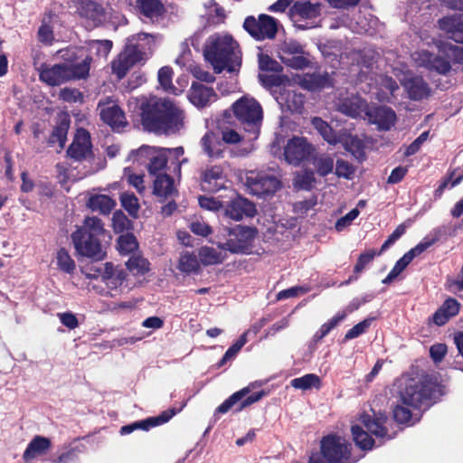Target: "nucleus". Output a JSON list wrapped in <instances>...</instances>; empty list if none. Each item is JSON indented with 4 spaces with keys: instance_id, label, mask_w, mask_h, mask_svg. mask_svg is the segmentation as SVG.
<instances>
[{
    "instance_id": "774afa93",
    "label": "nucleus",
    "mask_w": 463,
    "mask_h": 463,
    "mask_svg": "<svg viewBox=\"0 0 463 463\" xmlns=\"http://www.w3.org/2000/svg\"><path fill=\"white\" fill-rule=\"evenodd\" d=\"M445 286L449 292L454 294L463 290V267L460 269L457 278H447Z\"/></svg>"
},
{
    "instance_id": "9d476101",
    "label": "nucleus",
    "mask_w": 463,
    "mask_h": 463,
    "mask_svg": "<svg viewBox=\"0 0 463 463\" xmlns=\"http://www.w3.org/2000/svg\"><path fill=\"white\" fill-rule=\"evenodd\" d=\"M315 153V147L305 137H293L288 139L284 147L285 160L293 165H299L302 162L309 160Z\"/></svg>"
},
{
    "instance_id": "3c124183",
    "label": "nucleus",
    "mask_w": 463,
    "mask_h": 463,
    "mask_svg": "<svg viewBox=\"0 0 463 463\" xmlns=\"http://www.w3.org/2000/svg\"><path fill=\"white\" fill-rule=\"evenodd\" d=\"M346 317V314L344 312L337 313L335 317H333L330 320L324 323L320 328L315 333L313 336V340L315 342L321 341L326 335L329 334V332L334 329L341 321H343Z\"/></svg>"
},
{
    "instance_id": "72a5a7b5",
    "label": "nucleus",
    "mask_w": 463,
    "mask_h": 463,
    "mask_svg": "<svg viewBox=\"0 0 463 463\" xmlns=\"http://www.w3.org/2000/svg\"><path fill=\"white\" fill-rule=\"evenodd\" d=\"M406 89L410 99L413 100H421L430 95V89L421 77H413L409 80Z\"/></svg>"
},
{
    "instance_id": "bf43d9fd",
    "label": "nucleus",
    "mask_w": 463,
    "mask_h": 463,
    "mask_svg": "<svg viewBox=\"0 0 463 463\" xmlns=\"http://www.w3.org/2000/svg\"><path fill=\"white\" fill-rule=\"evenodd\" d=\"M279 58L289 57L296 54H305L303 46L295 40L284 42L279 48Z\"/></svg>"
},
{
    "instance_id": "680f3d73",
    "label": "nucleus",
    "mask_w": 463,
    "mask_h": 463,
    "mask_svg": "<svg viewBox=\"0 0 463 463\" xmlns=\"http://www.w3.org/2000/svg\"><path fill=\"white\" fill-rule=\"evenodd\" d=\"M406 232V226L402 223L399 224L395 230L389 235L387 240L383 243L381 249L378 250V255L383 254L392 244H394L404 233Z\"/></svg>"
},
{
    "instance_id": "de8ad7c7",
    "label": "nucleus",
    "mask_w": 463,
    "mask_h": 463,
    "mask_svg": "<svg viewBox=\"0 0 463 463\" xmlns=\"http://www.w3.org/2000/svg\"><path fill=\"white\" fill-rule=\"evenodd\" d=\"M126 266L134 275H145L150 270L149 261L139 255H132L126 262Z\"/></svg>"
},
{
    "instance_id": "4d7b16f0",
    "label": "nucleus",
    "mask_w": 463,
    "mask_h": 463,
    "mask_svg": "<svg viewBox=\"0 0 463 463\" xmlns=\"http://www.w3.org/2000/svg\"><path fill=\"white\" fill-rule=\"evenodd\" d=\"M112 225L116 232L121 233L132 228V222L121 210H118L113 213Z\"/></svg>"
},
{
    "instance_id": "a211bd4d",
    "label": "nucleus",
    "mask_w": 463,
    "mask_h": 463,
    "mask_svg": "<svg viewBox=\"0 0 463 463\" xmlns=\"http://www.w3.org/2000/svg\"><path fill=\"white\" fill-rule=\"evenodd\" d=\"M64 63L50 65L43 63L39 69V79L49 86H60L70 81Z\"/></svg>"
},
{
    "instance_id": "58836bf2",
    "label": "nucleus",
    "mask_w": 463,
    "mask_h": 463,
    "mask_svg": "<svg viewBox=\"0 0 463 463\" xmlns=\"http://www.w3.org/2000/svg\"><path fill=\"white\" fill-rule=\"evenodd\" d=\"M312 125L328 144H337L340 131L335 132L326 121L323 120L319 117L312 118Z\"/></svg>"
},
{
    "instance_id": "a18cd8bd",
    "label": "nucleus",
    "mask_w": 463,
    "mask_h": 463,
    "mask_svg": "<svg viewBox=\"0 0 463 463\" xmlns=\"http://www.w3.org/2000/svg\"><path fill=\"white\" fill-rule=\"evenodd\" d=\"M198 257L202 264L204 266L222 263L225 259V256L222 255V252L207 246L202 247L199 250Z\"/></svg>"
},
{
    "instance_id": "cd10ccee",
    "label": "nucleus",
    "mask_w": 463,
    "mask_h": 463,
    "mask_svg": "<svg viewBox=\"0 0 463 463\" xmlns=\"http://www.w3.org/2000/svg\"><path fill=\"white\" fill-rule=\"evenodd\" d=\"M127 273L112 262H106L103 266L102 281L110 288L120 287L126 280Z\"/></svg>"
},
{
    "instance_id": "f704fd0d",
    "label": "nucleus",
    "mask_w": 463,
    "mask_h": 463,
    "mask_svg": "<svg viewBox=\"0 0 463 463\" xmlns=\"http://www.w3.org/2000/svg\"><path fill=\"white\" fill-rule=\"evenodd\" d=\"M282 107L291 113H302L305 105V95L302 93L288 90L282 94Z\"/></svg>"
},
{
    "instance_id": "0e129e2a",
    "label": "nucleus",
    "mask_w": 463,
    "mask_h": 463,
    "mask_svg": "<svg viewBox=\"0 0 463 463\" xmlns=\"http://www.w3.org/2000/svg\"><path fill=\"white\" fill-rule=\"evenodd\" d=\"M198 203L201 208L213 212H219L224 208L223 202L214 197H208L205 195H200L198 197Z\"/></svg>"
},
{
    "instance_id": "a878e982",
    "label": "nucleus",
    "mask_w": 463,
    "mask_h": 463,
    "mask_svg": "<svg viewBox=\"0 0 463 463\" xmlns=\"http://www.w3.org/2000/svg\"><path fill=\"white\" fill-rule=\"evenodd\" d=\"M459 309L460 303L457 299L453 298H447L433 314V323L439 326H444L449 322L450 318L456 317L458 314Z\"/></svg>"
},
{
    "instance_id": "423d86ee",
    "label": "nucleus",
    "mask_w": 463,
    "mask_h": 463,
    "mask_svg": "<svg viewBox=\"0 0 463 463\" xmlns=\"http://www.w3.org/2000/svg\"><path fill=\"white\" fill-rule=\"evenodd\" d=\"M352 445L344 438L328 434L320 441V451L313 453L308 463H354Z\"/></svg>"
},
{
    "instance_id": "20e7f679",
    "label": "nucleus",
    "mask_w": 463,
    "mask_h": 463,
    "mask_svg": "<svg viewBox=\"0 0 463 463\" xmlns=\"http://www.w3.org/2000/svg\"><path fill=\"white\" fill-rule=\"evenodd\" d=\"M444 394V386L430 378L411 381L400 392L403 405L414 410L425 411L436 403Z\"/></svg>"
},
{
    "instance_id": "4c0bfd02",
    "label": "nucleus",
    "mask_w": 463,
    "mask_h": 463,
    "mask_svg": "<svg viewBox=\"0 0 463 463\" xmlns=\"http://www.w3.org/2000/svg\"><path fill=\"white\" fill-rule=\"evenodd\" d=\"M177 269L185 274H198L201 271L200 262L194 252H183L179 258Z\"/></svg>"
},
{
    "instance_id": "c9c22d12",
    "label": "nucleus",
    "mask_w": 463,
    "mask_h": 463,
    "mask_svg": "<svg viewBox=\"0 0 463 463\" xmlns=\"http://www.w3.org/2000/svg\"><path fill=\"white\" fill-rule=\"evenodd\" d=\"M332 85V79L328 72L308 74L303 80L304 88L310 91H318Z\"/></svg>"
},
{
    "instance_id": "6e6d98bb",
    "label": "nucleus",
    "mask_w": 463,
    "mask_h": 463,
    "mask_svg": "<svg viewBox=\"0 0 463 463\" xmlns=\"http://www.w3.org/2000/svg\"><path fill=\"white\" fill-rule=\"evenodd\" d=\"M374 317H367L358 324L354 325L351 329H349L344 336V342H347L351 339L356 338L361 335L367 332L370 328Z\"/></svg>"
},
{
    "instance_id": "4468645a",
    "label": "nucleus",
    "mask_w": 463,
    "mask_h": 463,
    "mask_svg": "<svg viewBox=\"0 0 463 463\" xmlns=\"http://www.w3.org/2000/svg\"><path fill=\"white\" fill-rule=\"evenodd\" d=\"M100 119L113 130H119L128 125L124 111L109 98L98 103Z\"/></svg>"
},
{
    "instance_id": "39448f33",
    "label": "nucleus",
    "mask_w": 463,
    "mask_h": 463,
    "mask_svg": "<svg viewBox=\"0 0 463 463\" xmlns=\"http://www.w3.org/2000/svg\"><path fill=\"white\" fill-rule=\"evenodd\" d=\"M231 112L244 131L250 135V138L256 139L263 119L260 104L255 99L244 96L232 105L231 111L225 110L223 116L230 117Z\"/></svg>"
},
{
    "instance_id": "ddd939ff",
    "label": "nucleus",
    "mask_w": 463,
    "mask_h": 463,
    "mask_svg": "<svg viewBox=\"0 0 463 463\" xmlns=\"http://www.w3.org/2000/svg\"><path fill=\"white\" fill-rule=\"evenodd\" d=\"M251 193L259 197L275 194L281 187V182L266 173H256L247 177Z\"/></svg>"
},
{
    "instance_id": "9b49d317",
    "label": "nucleus",
    "mask_w": 463,
    "mask_h": 463,
    "mask_svg": "<svg viewBox=\"0 0 463 463\" xmlns=\"http://www.w3.org/2000/svg\"><path fill=\"white\" fill-rule=\"evenodd\" d=\"M250 392V387H244L241 390L232 393L229 398H227L222 404H220L216 410L214 414H224L228 412L236 403L241 402L238 408H236V411H241L246 407L250 406L251 404L259 402L264 396L267 395V392L264 390H260L256 392L245 399H243L249 392Z\"/></svg>"
},
{
    "instance_id": "412c9836",
    "label": "nucleus",
    "mask_w": 463,
    "mask_h": 463,
    "mask_svg": "<svg viewBox=\"0 0 463 463\" xmlns=\"http://www.w3.org/2000/svg\"><path fill=\"white\" fill-rule=\"evenodd\" d=\"M321 4L309 0H298L288 9V15L293 21L314 19L320 15Z\"/></svg>"
},
{
    "instance_id": "13d9d810",
    "label": "nucleus",
    "mask_w": 463,
    "mask_h": 463,
    "mask_svg": "<svg viewBox=\"0 0 463 463\" xmlns=\"http://www.w3.org/2000/svg\"><path fill=\"white\" fill-rule=\"evenodd\" d=\"M281 61L291 69L303 70L307 68L310 64V61L304 56V54H296L289 57H280Z\"/></svg>"
},
{
    "instance_id": "2f4dec72",
    "label": "nucleus",
    "mask_w": 463,
    "mask_h": 463,
    "mask_svg": "<svg viewBox=\"0 0 463 463\" xmlns=\"http://www.w3.org/2000/svg\"><path fill=\"white\" fill-rule=\"evenodd\" d=\"M136 9L146 18H157L165 9L161 0H136Z\"/></svg>"
},
{
    "instance_id": "e433bc0d",
    "label": "nucleus",
    "mask_w": 463,
    "mask_h": 463,
    "mask_svg": "<svg viewBox=\"0 0 463 463\" xmlns=\"http://www.w3.org/2000/svg\"><path fill=\"white\" fill-rule=\"evenodd\" d=\"M178 412L175 409H170L163 411L158 416L148 417L145 420L136 421L137 430H149L150 429L160 426L169 421Z\"/></svg>"
},
{
    "instance_id": "603ef678",
    "label": "nucleus",
    "mask_w": 463,
    "mask_h": 463,
    "mask_svg": "<svg viewBox=\"0 0 463 463\" xmlns=\"http://www.w3.org/2000/svg\"><path fill=\"white\" fill-rule=\"evenodd\" d=\"M439 237L435 236L432 238L424 237L421 241H420L415 247L411 248L409 251H407L403 256L411 262L413 259L421 253H423L430 247L434 245L436 241H438Z\"/></svg>"
},
{
    "instance_id": "f257e3e1",
    "label": "nucleus",
    "mask_w": 463,
    "mask_h": 463,
    "mask_svg": "<svg viewBox=\"0 0 463 463\" xmlns=\"http://www.w3.org/2000/svg\"><path fill=\"white\" fill-rule=\"evenodd\" d=\"M141 123L150 132H175L183 127L184 112L169 99H145L139 106Z\"/></svg>"
},
{
    "instance_id": "5701e85b",
    "label": "nucleus",
    "mask_w": 463,
    "mask_h": 463,
    "mask_svg": "<svg viewBox=\"0 0 463 463\" xmlns=\"http://www.w3.org/2000/svg\"><path fill=\"white\" fill-rule=\"evenodd\" d=\"M388 418L385 415L380 414L373 417L370 415H364L362 418V422L367 429V431L376 438L392 439V435L389 434L386 423Z\"/></svg>"
},
{
    "instance_id": "5fc2aeb1",
    "label": "nucleus",
    "mask_w": 463,
    "mask_h": 463,
    "mask_svg": "<svg viewBox=\"0 0 463 463\" xmlns=\"http://www.w3.org/2000/svg\"><path fill=\"white\" fill-rule=\"evenodd\" d=\"M118 250L121 254H129L138 248L136 237L132 233L120 235L118 239Z\"/></svg>"
},
{
    "instance_id": "37998d69",
    "label": "nucleus",
    "mask_w": 463,
    "mask_h": 463,
    "mask_svg": "<svg viewBox=\"0 0 463 463\" xmlns=\"http://www.w3.org/2000/svg\"><path fill=\"white\" fill-rule=\"evenodd\" d=\"M309 160L312 161V164L314 165L317 173L320 176H326L327 175L333 172L334 159L331 156L326 154L314 156L313 154Z\"/></svg>"
},
{
    "instance_id": "c03bdc74",
    "label": "nucleus",
    "mask_w": 463,
    "mask_h": 463,
    "mask_svg": "<svg viewBox=\"0 0 463 463\" xmlns=\"http://www.w3.org/2000/svg\"><path fill=\"white\" fill-rule=\"evenodd\" d=\"M290 385L295 389L303 391H307L311 388L320 389L321 379L315 373H307L301 377L292 379Z\"/></svg>"
},
{
    "instance_id": "8fccbe9b",
    "label": "nucleus",
    "mask_w": 463,
    "mask_h": 463,
    "mask_svg": "<svg viewBox=\"0 0 463 463\" xmlns=\"http://www.w3.org/2000/svg\"><path fill=\"white\" fill-rule=\"evenodd\" d=\"M57 267L60 270L72 274L76 269L74 260L69 254L68 250L64 248H61L56 253Z\"/></svg>"
},
{
    "instance_id": "6ab92c4d",
    "label": "nucleus",
    "mask_w": 463,
    "mask_h": 463,
    "mask_svg": "<svg viewBox=\"0 0 463 463\" xmlns=\"http://www.w3.org/2000/svg\"><path fill=\"white\" fill-rule=\"evenodd\" d=\"M91 152L90 133L83 128L78 129L72 143L67 149V155L71 159L82 161Z\"/></svg>"
},
{
    "instance_id": "052dcab7",
    "label": "nucleus",
    "mask_w": 463,
    "mask_h": 463,
    "mask_svg": "<svg viewBox=\"0 0 463 463\" xmlns=\"http://www.w3.org/2000/svg\"><path fill=\"white\" fill-rule=\"evenodd\" d=\"M259 69L262 71L279 72L282 68L277 61L268 54L260 53L259 55Z\"/></svg>"
},
{
    "instance_id": "2eb2a0df",
    "label": "nucleus",
    "mask_w": 463,
    "mask_h": 463,
    "mask_svg": "<svg viewBox=\"0 0 463 463\" xmlns=\"http://www.w3.org/2000/svg\"><path fill=\"white\" fill-rule=\"evenodd\" d=\"M76 6V13L79 16L87 21L94 27L102 24L106 18V10L103 5L94 0H72Z\"/></svg>"
},
{
    "instance_id": "393cba45",
    "label": "nucleus",
    "mask_w": 463,
    "mask_h": 463,
    "mask_svg": "<svg viewBox=\"0 0 463 463\" xmlns=\"http://www.w3.org/2000/svg\"><path fill=\"white\" fill-rule=\"evenodd\" d=\"M216 97L214 90L202 83L193 82L189 90V99L197 108H204Z\"/></svg>"
},
{
    "instance_id": "c756f323",
    "label": "nucleus",
    "mask_w": 463,
    "mask_h": 463,
    "mask_svg": "<svg viewBox=\"0 0 463 463\" xmlns=\"http://www.w3.org/2000/svg\"><path fill=\"white\" fill-rule=\"evenodd\" d=\"M154 194L158 197H169L177 194L174 178L167 174H158L154 181Z\"/></svg>"
},
{
    "instance_id": "ea45409f",
    "label": "nucleus",
    "mask_w": 463,
    "mask_h": 463,
    "mask_svg": "<svg viewBox=\"0 0 463 463\" xmlns=\"http://www.w3.org/2000/svg\"><path fill=\"white\" fill-rule=\"evenodd\" d=\"M424 61L427 62V66L430 71H435L439 74H447L451 70L450 62L439 55H435L430 52L424 53Z\"/></svg>"
},
{
    "instance_id": "49530a36",
    "label": "nucleus",
    "mask_w": 463,
    "mask_h": 463,
    "mask_svg": "<svg viewBox=\"0 0 463 463\" xmlns=\"http://www.w3.org/2000/svg\"><path fill=\"white\" fill-rule=\"evenodd\" d=\"M119 201L121 206L128 212L132 218H137L140 208L138 199L132 192H124L120 194Z\"/></svg>"
},
{
    "instance_id": "aec40b11",
    "label": "nucleus",
    "mask_w": 463,
    "mask_h": 463,
    "mask_svg": "<svg viewBox=\"0 0 463 463\" xmlns=\"http://www.w3.org/2000/svg\"><path fill=\"white\" fill-rule=\"evenodd\" d=\"M131 154L136 156L137 158H141L143 156L148 157L149 164L147 165V169L150 175H157L158 172L164 170L167 164V157L164 149L155 151L148 146H142L137 151L133 150Z\"/></svg>"
},
{
    "instance_id": "a19ab883",
    "label": "nucleus",
    "mask_w": 463,
    "mask_h": 463,
    "mask_svg": "<svg viewBox=\"0 0 463 463\" xmlns=\"http://www.w3.org/2000/svg\"><path fill=\"white\" fill-rule=\"evenodd\" d=\"M354 441L355 445L363 450H371L374 445V439L359 425H354L351 428Z\"/></svg>"
},
{
    "instance_id": "864d4df0",
    "label": "nucleus",
    "mask_w": 463,
    "mask_h": 463,
    "mask_svg": "<svg viewBox=\"0 0 463 463\" xmlns=\"http://www.w3.org/2000/svg\"><path fill=\"white\" fill-rule=\"evenodd\" d=\"M439 237L435 236L432 238L424 237L421 241H420L415 247L411 248L409 251H407L403 256L411 262L413 259L421 253H423L430 247L434 245L436 241H438Z\"/></svg>"
},
{
    "instance_id": "09e8293b",
    "label": "nucleus",
    "mask_w": 463,
    "mask_h": 463,
    "mask_svg": "<svg viewBox=\"0 0 463 463\" xmlns=\"http://www.w3.org/2000/svg\"><path fill=\"white\" fill-rule=\"evenodd\" d=\"M316 183L315 173L311 169H304L294 178V186L298 189L310 191Z\"/></svg>"
},
{
    "instance_id": "0eeeda50",
    "label": "nucleus",
    "mask_w": 463,
    "mask_h": 463,
    "mask_svg": "<svg viewBox=\"0 0 463 463\" xmlns=\"http://www.w3.org/2000/svg\"><path fill=\"white\" fill-rule=\"evenodd\" d=\"M224 231L229 238L218 247L232 253H246L257 234L256 228L242 225L226 227Z\"/></svg>"
},
{
    "instance_id": "dca6fc26",
    "label": "nucleus",
    "mask_w": 463,
    "mask_h": 463,
    "mask_svg": "<svg viewBox=\"0 0 463 463\" xmlns=\"http://www.w3.org/2000/svg\"><path fill=\"white\" fill-rule=\"evenodd\" d=\"M226 175L221 165L207 166L200 175V186L203 192L217 193L225 188Z\"/></svg>"
},
{
    "instance_id": "f03ea898",
    "label": "nucleus",
    "mask_w": 463,
    "mask_h": 463,
    "mask_svg": "<svg viewBox=\"0 0 463 463\" xmlns=\"http://www.w3.org/2000/svg\"><path fill=\"white\" fill-rule=\"evenodd\" d=\"M110 239L104 222L96 216H87L81 226L71 233V241L79 256L99 261L106 258L103 241Z\"/></svg>"
},
{
    "instance_id": "338daca9",
    "label": "nucleus",
    "mask_w": 463,
    "mask_h": 463,
    "mask_svg": "<svg viewBox=\"0 0 463 463\" xmlns=\"http://www.w3.org/2000/svg\"><path fill=\"white\" fill-rule=\"evenodd\" d=\"M354 171H355L354 167L349 162L343 160V159L336 160L335 174L338 177L351 179L354 174Z\"/></svg>"
},
{
    "instance_id": "f8f14e48",
    "label": "nucleus",
    "mask_w": 463,
    "mask_h": 463,
    "mask_svg": "<svg viewBox=\"0 0 463 463\" xmlns=\"http://www.w3.org/2000/svg\"><path fill=\"white\" fill-rule=\"evenodd\" d=\"M144 52L137 44L127 45L117 60L112 61L113 72L118 79L124 78L128 71L143 59Z\"/></svg>"
},
{
    "instance_id": "bb28decb",
    "label": "nucleus",
    "mask_w": 463,
    "mask_h": 463,
    "mask_svg": "<svg viewBox=\"0 0 463 463\" xmlns=\"http://www.w3.org/2000/svg\"><path fill=\"white\" fill-rule=\"evenodd\" d=\"M51 447L52 441L49 438L36 435L27 445L23 454V459L24 462H29L39 456L45 455Z\"/></svg>"
},
{
    "instance_id": "7ed1b4c3",
    "label": "nucleus",
    "mask_w": 463,
    "mask_h": 463,
    "mask_svg": "<svg viewBox=\"0 0 463 463\" xmlns=\"http://www.w3.org/2000/svg\"><path fill=\"white\" fill-rule=\"evenodd\" d=\"M238 47V43L231 35H212L204 45L203 55L215 73L224 70L233 72L241 66V57L236 52Z\"/></svg>"
},
{
    "instance_id": "4be33fe9",
    "label": "nucleus",
    "mask_w": 463,
    "mask_h": 463,
    "mask_svg": "<svg viewBox=\"0 0 463 463\" xmlns=\"http://www.w3.org/2000/svg\"><path fill=\"white\" fill-rule=\"evenodd\" d=\"M439 27L449 39L463 44V16H445L439 20Z\"/></svg>"
},
{
    "instance_id": "79ce46f5",
    "label": "nucleus",
    "mask_w": 463,
    "mask_h": 463,
    "mask_svg": "<svg viewBox=\"0 0 463 463\" xmlns=\"http://www.w3.org/2000/svg\"><path fill=\"white\" fill-rule=\"evenodd\" d=\"M364 101L360 99H345L338 104V110L351 118H357L364 110Z\"/></svg>"
},
{
    "instance_id": "c85d7f7f",
    "label": "nucleus",
    "mask_w": 463,
    "mask_h": 463,
    "mask_svg": "<svg viewBox=\"0 0 463 463\" xmlns=\"http://www.w3.org/2000/svg\"><path fill=\"white\" fill-rule=\"evenodd\" d=\"M370 116L381 130H390L396 121L394 110L386 106L377 107Z\"/></svg>"
},
{
    "instance_id": "f3484780",
    "label": "nucleus",
    "mask_w": 463,
    "mask_h": 463,
    "mask_svg": "<svg viewBox=\"0 0 463 463\" xmlns=\"http://www.w3.org/2000/svg\"><path fill=\"white\" fill-rule=\"evenodd\" d=\"M223 209L225 215L234 221H241L244 217H253L257 213L255 204L239 194L232 197Z\"/></svg>"
},
{
    "instance_id": "1a4fd4ad",
    "label": "nucleus",
    "mask_w": 463,
    "mask_h": 463,
    "mask_svg": "<svg viewBox=\"0 0 463 463\" xmlns=\"http://www.w3.org/2000/svg\"><path fill=\"white\" fill-rule=\"evenodd\" d=\"M243 28L256 40L274 39L278 33V22L268 14H260L258 19L250 15L245 18Z\"/></svg>"
},
{
    "instance_id": "473e14b6",
    "label": "nucleus",
    "mask_w": 463,
    "mask_h": 463,
    "mask_svg": "<svg viewBox=\"0 0 463 463\" xmlns=\"http://www.w3.org/2000/svg\"><path fill=\"white\" fill-rule=\"evenodd\" d=\"M116 204V201L107 194L91 195L87 203L91 211L99 212L103 215H109Z\"/></svg>"
},
{
    "instance_id": "7c9ffc66",
    "label": "nucleus",
    "mask_w": 463,
    "mask_h": 463,
    "mask_svg": "<svg viewBox=\"0 0 463 463\" xmlns=\"http://www.w3.org/2000/svg\"><path fill=\"white\" fill-rule=\"evenodd\" d=\"M70 124L71 120L68 116L62 117L56 123L47 140V143L50 146H53L56 143H58L61 148L64 147Z\"/></svg>"
},
{
    "instance_id": "e2e57ef3",
    "label": "nucleus",
    "mask_w": 463,
    "mask_h": 463,
    "mask_svg": "<svg viewBox=\"0 0 463 463\" xmlns=\"http://www.w3.org/2000/svg\"><path fill=\"white\" fill-rule=\"evenodd\" d=\"M378 255V251L375 250H369L359 255L357 261L354 267V272L358 274L361 273L366 266L371 263L374 257Z\"/></svg>"
},
{
    "instance_id": "69168bd1",
    "label": "nucleus",
    "mask_w": 463,
    "mask_h": 463,
    "mask_svg": "<svg viewBox=\"0 0 463 463\" xmlns=\"http://www.w3.org/2000/svg\"><path fill=\"white\" fill-rule=\"evenodd\" d=\"M173 74V69L169 66H164L158 71L159 84L166 91H169L170 90L174 89V86L172 84Z\"/></svg>"
},
{
    "instance_id": "b1692460",
    "label": "nucleus",
    "mask_w": 463,
    "mask_h": 463,
    "mask_svg": "<svg viewBox=\"0 0 463 463\" xmlns=\"http://www.w3.org/2000/svg\"><path fill=\"white\" fill-rule=\"evenodd\" d=\"M337 144L351 153L358 160L365 158L364 144L357 136H353L348 130L341 129Z\"/></svg>"
},
{
    "instance_id": "6e6552de",
    "label": "nucleus",
    "mask_w": 463,
    "mask_h": 463,
    "mask_svg": "<svg viewBox=\"0 0 463 463\" xmlns=\"http://www.w3.org/2000/svg\"><path fill=\"white\" fill-rule=\"evenodd\" d=\"M80 52L81 50L68 49L61 55L70 81L86 80L90 76L93 58L90 54L83 55Z\"/></svg>"
}]
</instances>
